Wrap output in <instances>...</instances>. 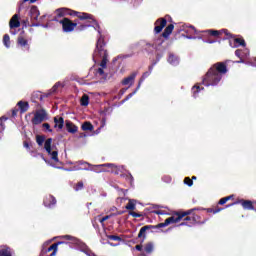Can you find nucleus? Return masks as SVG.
I'll list each match as a JSON object with an SVG mask.
<instances>
[{"label":"nucleus","mask_w":256,"mask_h":256,"mask_svg":"<svg viewBox=\"0 0 256 256\" xmlns=\"http://www.w3.org/2000/svg\"><path fill=\"white\" fill-rule=\"evenodd\" d=\"M17 106L19 107L20 113H27L29 111V102L27 101H19Z\"/></svg>","instance_id":"obj_18"},{"label":"nucleus","mask_w":256,"mask_h":256,"mask_svg":"<svg viewBox=\"0 0 256 256\" xmlns=\"http://www.w3.org/2000/svg\"><path fill=\"white\" fill-rule=\"evenodd\" d=\"M126 209L127 211H135V200H129Z\"/></svg>","instance_id":"obj_36"},{"label":"nucleus","mask_w":256,"mask_h":256,"mask_svg":"<svg viewBox=\"0 0 256 256\" xmlns=\"http://www.w3.org/2000/svg\"><path fill=\"white\" fill-rule=\"evenodd\" d=\"M206 33L211 35V37H219V35H221V31L219 30H206Z\"/></svg>","instance_id":"obj_38"},{"label":"nucleus","mask_w":256,"mask_h":256,"mask_svg":"<svg viewBox=\"0 0 256 256\" xmlns=\"http://www.w3.org/2000/svg\"><path fill=\"white\" fill-rule=\"evenodd\" d=\"M10 29H17L21 27V22L19 21V14H14L9 22Z\"/></svg>","instance_id":"obj_13"},{"label":"nucleus","mask_w":256,"mask_h":256,"mask_svg":"<svg viewBox=\"0 0 256 256\" xmlns=\"http://www.w3.org/2000/svg\"><path fill=\"white\" fill-rule=\"evenodd\" d=\"M0 256H11L9 248H3L0 250Z\"/></svg>","instance_id":"obj_39"},{"label":"nucleus","mask_w":256,"mask_h":256,"mask_svg":"<svg viewBox=\"0 0 256 256\" xmlns=\"http://www.w3.org/2000/svg\"><path fill=\"white\" fill-rule=\"evenodd\" d=\"M135 77H137V72H134L130 76L124 78L122 80V85H133Z\"/></svg>","instance_id":"obj_17"},{"label":"nucleus","mask_w":256,"mask_h":256,"mask_svg":"<svg viewBox=\"0 0 256 256\" xmlns=\"http://www.w3.org/2000/svg\"><path fill=\"white\" fill-rule=\"evenodd\" d=\"M61 17H65V9H63V8L56 10V16L53 18V21H56L59 23V21H61V20H59V18H61Z\"/></svg>","instance_id":"obj_24"},{"label":"nucleus","mask_w":256,"mask_h":256,"mask_svg":"<svg viewBox=\"0 0 256 256\" xmlns=\"http://www.w3.org/2000/svg\"><path fill=\"white\" fill-rule=\"evenodd\" d=\"M69 15L72 17H77L80 19V21H89V23H94L96 25L95 29H100L99 23H97V20L93 17V15L85 12H77L75 10H71Z\"/></svg>","instance_id":"obj_4"},{"label":"nucleus","mask_w":256,"mask_h":256,"mask_svg":"<svg viewBox=\"0 0 256 256\" xmlns=\"http://www.w3.org/2000/svg\"><path fill=\"white\" fill-rule=\"evenodd\" d=\"M154 25V33L159 34L165 27H167V19L159 18L155 21Z\"/></svg>","instance_id":"obj_12"},{"label":"nucleus","mask_w":256,"mask_h":256,"mask_svg":"<svg viewBox=\"0 0 256 256\" xmlns=\"http://www.w3.org/2000/svg\"><path fill=\"white\" fill-rule=\"evenodd\" d=\"M72 171H89V168L87 167V165H80L78 164V166H74L72 168Z\"/></svg>","instance_id":"obj_34"},{"label":"nucleus","mask_w":256,"mask_h":256,"mask_svg":"<svg viewBox=\"0 0 256 256\" xmlns=\"http://www.w3.org/2000/svg\"><path fill=\"white\" fill-rule=\"evenodd\" d=\"M17 113H19V109L12 110V117H17Z\"/></svg>","instance_id":"obj_58"},{"label":"nucleus","mask_w":256,"mask_h":256,"mask_svg":"<svg viewBox=\"0 0 256 256\" xmlns=\"http://www.w3.org/2000/svg\"><path fill=\"white\" fill-rule=\"evenodd\" d=\"M236 57H238L239 60L235 61L234 63H247L249 60V49L244 48V49H237L235 51Z\"/></svg>","instance_id":"obj_11"},{"label":"nucleus","mask_w":256,"mask_h":256,"mask_svg":"<svg viewBox=\"0 0 256 256\" xmlns=\"http://www.w3.org/2000/svg\"><path fill=\"white\" fill-rule=\"evenodd\" d=\"M193 211H197V208H193L184 212H175V216H171L169 218H167L166 224L167 225H171L173 223H179V221H181V219H183L184 217H186V215H191V213H193Z\"/></svg>","instance_id":"obj_5"},{"label":"nucleus","mask_w":256,"mask_h":256,"mask_svg":"<svg viewBox=\"0 0 256 256\" xmlns=\"http://www.w3.org/2000/svg\"><path fill=\"white\" fill-rule=\"evenodd\" d=\"M184 183H185V185H188V187H193V180L189 177H186L184 179Z\"/></svg>","instance_id":"obj_44"},{"label":"nucleus","mask_w":256,"mask_h":256,"mask_svg":"<svg viewBox=\"0 0 256 256\" xmlns=\"http://www.w3.org/2000/svg\"><path fill=\"white\" fill-rule=\"evenodd\" d=\"M80 104L82 107H87V105H89V95L84 94L80 100Z\"/></svg>","instance_id":"obj_28"},{"label":"nucleus","mask_w":256,"mask_h":256,"mask_svg":"<svg viewBox=\"0 0 256 256\" xmlns=\"http://www.w3.org/2000/svg\"><path fill=\"white\" fill-rule=\"evenodd\" d=\"M75 191H81V189H83V182H78L75 187H74Z\"/></svg>","instance_id":"obj_48"},{"label":"nucleus","mask_w":256,"mask_h":256,"mask_svg":"<svg viewBox=\"0 0 256 256\" xmlns=\"http://www.w3.org/2000/svg\"><path fill=\"white\" fill-rule=\"evenodd\" d=\"M103 69H105V68L100 67V68L96 69V73L98 75H100V77H103V75H105V70H103Z\"/></svg>","instance_id":"obj_46"},{"label":"nucleus","mask_w":256,"mask_h":256,"mask_svg":"<svg viewBox=\"0 0 256 256\" xmlns=\"http://www.w3.org/2000/svg\"><path fill=\"white\" fill-rule=\"evenodd\" d=\"M5 121H7V118H0V133H2V131H5Z\"/></svg>","instance_id":"obj_40"},{"label":"nucleus","mask_w":256,"mask_h":256,"mask_svg":"<svg viewBox=\"0 0 256 256\" xmlns=\"http://www.w3.org/2000/svg\"><path fill=\"white\" fill-rule=\"evenodd\" d=\"M184 223H181L180 225H187L188 227H191L195 225L196 223H201V216L191 213L190 215L184 216Z\"/></svg>","instance_id":"obj_10"},{"label":"nucleus","mask_w":256,"mask_h":256,"mask_svg":"<svg viewBox=\"0 0 256 256\" xmlns=\"http://www.w3.org/2000/svg\"><path fill=\"white\" fill-rule=\"evenodd\" d=\"M61 86V83H56L53 87H52V89H51V92L52 93H55L56 91H57V89H59V87Z\"/></svg>","instance_id":"obj_52"},{"label":"nucleus","mask_w":256,"mask_h":256,"mask_svg":"<svg viewBox=\"0 0 256 256\" xmlns=\"http://www.w3.org/2000/svg\"><path fill=\"white\" fill-rule=\"evenodd\" d=\"M173 29H175V25L169 24L164 29V32L162 33V37H164V39H169V36L171 35V33H173Z\"/></svg>","instance_id":"obj_20"},{"label":"nucleus","mask_w":256,"mask_h":256,"mask_svg":"<svg viewBox=\"0 0 256 256\" xmlns=\"http://www.w3.org/2000/svg\"><path fill=\"white\" fill-rule=\"evenodd\" d=\"M197 180V176H192V181Z\"/></svg>","instance_id":"obj_63"},{"label":"nucleus","mask_w":256,"mask_h":256,"mask_svg":"<svg viewBox=\"0 0 256 256\" xmlns=\"http://www.w3.org/2000/svg\"><path fill=\"white\" fill-rule=\"evenodd\" d=\"M82 131H93V124L91 122H84L82 124Z\"/></svg>","instance_id":"obj_30"},{"label":"nucleus","mask_w":256,"mask_h":256,"mask_svg":"<svg viewBox=\"0 0 256 256\" xmlns=\"http://www.w3.org/2000/svg\"><path fill=\"white\" fill-rule=\"evenodd\" d=\"M153 67H155V63L148 67V73L151 74L153 72Z\"/></svg>","instance_id":"obj_59"},{"label":"nucleus","mask_w":256,"mask_h":256,"mask_svg":"<svg viewBox=\"0 0 256 256\" xmlns=\"http://www.w3.org/2000/svg\"><path fill=\"white\" fill-rule=\"evenodd\" d=\"M189 29H192V31H193L194 33L197 32V30L194 28V26H189Z\"/></svg>","instance_id":"obj_62"},{"label":"nucleus","mask_w":256,"mask_h":256,"mask_svg":"<svg viewBox=\"0 0 256 256\" xmlns=\"http://www.w3.org/2000/svg\"><path fill=\"white\" fill-rule=\"evenodd\" d=\"M167 226H168V224H167V222H166V220H165L163 223H159V224H157V225H153V228H152V229H161V228L167 227Z\"/></svg>","instance_id":"obj_42"},{"label":"nucleus","mask_w":256,"mask_h":256,"mask_svg":"<svg viewBox=\"0 0 256 256\" xmlns=\"http://www.w3.org/2000/svg\"><path fill=\"white\" fill-rule=\"evenodd\" d=\"M88 27H91L90 24H77V26L75 27L76 31H85V29H87Z\"/></svg>","instance_id":"obj_37"},{"label":"nucleus","mask_w":256,"mask_h":256,"mask_svg":"<svg viewBox=\"0 0 256 256\" xmlns=\"http://www.w3.org/2000/svg\"><path fill=\"white\" fill-rule=\"evenodd\" d=\"M206 211L207 213H213L215 215L216 213H221V211H223V208L216 206L215 208H207Z\"/></svg>","instance_id":"obj_32"},{"label":"nucleus","mask_w":256,"mask_h":256,"mask_svg":"<svg viewBox=\"0 0 256 256\" xmlns=\"http://www.w3.org/2000/svg\"><path fill=\"white\" fill-rule=\"evenodd\" d=\"M137 91H139V89H136L134 92L128 94L126 96V98L124 99V101H129V99H131V97H133V95H135V93H137Z\"/></svg>","instance_id":"obj_50"},{"label":"nucleus","mask_w":256,"mask_h":256,"mask_svg":"<svg viewBox=\"0 0 256 256\" xmlns=\"http://www.w3.org/2000/svg\"><path fill=\"white\" fill-rule=\"evenodd\" d=\"M168 63H170V65H179V57L170 53L168 56Z\"/></svg>","instance_id":"obj_22"},{"label":"nucleus","mask_w":256,"mask_h":256,"mask_svg":"<svg viewBox=\"0 0 256 256\" xmlns=\"http://www.w3.org/2000/svg\"><path fill=\"white\" fill-rule=\"evenodd\" d=\"M202 89H204V88L203 87L200 88V86H194L192 88V91H194V95H195V94L199 93Z\"/></svg>","instance_id":"obj_51"},{"label":"nucleus","mask_w":256,"mask_h":256,"mask_svg":"<svg viewBox=\"0 0 256 256\" xmlns=\"http://www.w3.org/2000/svg\"><path fill=\"white\" fill-rule=\"evenodd\" d=\"M39 8L37 6H32L30 9V17L33 21H37L39 19Z\"/></svg>","instance_id":"obj_19"},{"label":"nucleus","mask_w":256,"mask_h":256,"mask_svg":"<svg viewBox=\"0 0 256 256\" xmlns=\"http://www.w3.org/2000/svg\"><path fill=\"white\" fill-rule=\"evenodd\" d=\"M180 33H181V30H179L178 33L175 34V39H179Z\"/></svg>","instance_id":"obj_60"},{"label":"nucleus","mask_w":256,"mask_h":256,"mask_svg":"<svg viewBox=\"0 0 256 256\" xmlns=\"http://www.w3.org/2000/svg\"><path fill=\"white\" fill-rule=\"evenodd\" d=\"M152 228H153V225H146L142 227L138 233V239H141L142 237L143 239H145V237H147L145 233H147V231L151 230Z\"/></svg>","instance_id":"obj_21"},{"label":"nucleus","mask_w":256,"mask_h":256,"mask_svg":"<svg viewBox=\"0 0 256 256\" xmlns=\"http://www.w3.org/2000/svg\"><path fill=\"white\" fill-rule=\"evenodd\" d=\"M107 239H110V241H121V237L117 235H107Z\"/></svg>","instance_id":"obj_43"},{"label":"nucleus","mask_w":256,"mask_h":256,"mask_svg":"<svg viewBox=\"0 0 256 256\" xmlns=\"http://www.w3.org/2000/svg\"><path fill=\"white\" fill-rule=\"evenodd\" d=\"M16 45L18 49H21V51H24L26 53H29L31 51V44H29V39H26L25 36L20 34L17 38Z\"/></svg>","instance_id":"obj_8"},{"label":"nucleus","mask_w":256,"mask_h":256,"mask_svg":"<svg viewBox=\"0 0 256 256\" xmlns=\"http://www.w3.org/2000/svg\"><path fill=\"white\" fill-rule=\"evenodd\" d=\"M227 198L226 197H223L221 198L219 201H218V205H225V203H227Z\"/></svg>","instance_id":"obj_54"},{"label":"nucleus","mask_w":256,"mask_h":256,"mask_svg":"<svg viewBox=\"0 0 256 256\" xmlns=\"http://www.w3.org/2000/svg\"><path fill=\"white\" fill-rule=\"evenodd\" d=\"M53 143V138H48L44 142V149L46 153L51 154V144Z\"/></svg>","instance_id":"obj_25"},{"label":"nucleus","mask_w":256,"mask_h":256,"mask_svg":"<svg viewBox=\"0 0 256 256\" xmlns=\"http://www.w3.org/2000/svg\"><path fill=\"white\" fill-rule=\"evenodd\" d=\"M51 159L55 161V163H59V152L57 151H50Z\"/></svg>","instance_id":"obj_33"},{"label":"nucleus","mask_w":256,"mask_h":256,"mask_svg":"<svg viewBox=\"0 0 256 256\" xmlns=\"http://www.w3.org/2000/svg\"><path fill=\"white\" fill-rule=\"evenodd\" d=\"M62 239H66V241H75V237L71 235H64L62 236Z\"/></svg>","instance_id":"obj_49"},{"label":"nucleus","mask_w":256,"mask_h":256,"mask_svg":"<svg viewBox=\"0 0 256 256\" xmlns=\"http://www.w3.org/2000/svg\"><path fill=\"white\" fill-rule=\"evenodd\" d=\"M144 251L145 253H147L148 255L153 253V243L152 242H148L145 247H144Z\"/></svg>","instance_id":"obj_31"},{"label":"nucleus","mask_w":256,"mask_h":256,"mask_svg":"<svg viewBox=\"0 0 256 256\" xmlns=\"http://www.w3.org/2000/svg\"><path fill=\"white\" fill-rule=\"evenodd\" d=\"M23 145H24L25 149H31V144L29 142L24 141Z\"/></svg>","instance_id":"obj_55"},{"label":"nucleus","mask_w":256,"mask_h":256,"mask_svg":"<svg viewBox=\"0 0 256 256\" xmlns=\"http://www.w3.org/2000/svg\"><path fill=\"white\" fill-rule=\"evenodd\" d=\"M59 23L60 25H62L64 33H72V31H75V27H77L78 25L77 20L73 22L69 18H63L59 21Z\"/></svg>","instance_id":"obj_7"},{"label":"nucleus","mask_w":256,"mask_h":256,"mask_svg":"<svg viewBox=\"0 0 256 256\" xmlns=\"http://www.w3.org/2000/svg\"><path fill=\"white\" fill-rule=\"evenodd\" d=\"M235 199V195L234 194H231L229 196H226V200L227 201H233Z\"/></svg>","instance_id":"obj_56"},{"label":"nucleus","mask_w":256,"mask_h":256,"mask_svg":"<svg viewBox=\"0 0 256 256\" xmlns=\"http://www.w3.org/2000/svg\"><path fill=\"white\" fill-rule=\"evenodd\" d=\"M224 32L226 33V35H228L229 37H231V34H229V33L227 32V30H225Z\"/></svg>","instance_id":"obj_64"},{"label":"nucleus","mask_w":256,"mask_h":256,"mask_svg":"<svg viewBox=\"0 0 256 256\" xmlns=\"http://www.w3.org/2000/svg\"><path fill=\"white\" fill-rule=\"evenodd\" d=\"M37 99H39V101H42L43 96L41 95V92H33L31 100L33 101V103H36Z\"/></svg>","instance_id":"obj_29"},{"label":"nucleus","mask_w":256,"mask_h":256,"mask_svg":"<svg viewBox=\"0 0 256 256\" xmlns=\"http://www.w3.org/2000/svg\"><path fill=\"white\" fill-rule=\"evenodd\" d=\"M108 219H111V215H106L102 217L99 221L103 225L104 221H107Z\"/></svg>","instance_id":"obj_53"},{"label":"nucleus","mask_w":256,"mask_h":256,"mask_svg":"<svg viewBox=\"0 0 256 256\" xmlns=\"http://www.w3.org/2000/svg\"><path fill=\"white\" fill-rule=\"evenodd\" d=\"M36 143L39 147H42L43 143H45V137L43 135H36Z\"/></svg>","instance_id":"obj_35"},{"label":"nucleus","mask_w":256,"mask_h":256,"mask_svg":"<svg viewBox=\"0 0 256 256\" xmlns=\"http://www.w3.org/2000/svg\"><path fill=\"white\" fill-rule=\"evenodd\" d=\"M149 75H151V72H149V71L144 72V73L142 74V76H141V78H140V80H139V82H138V86H137L136 90L141 87V83H143V81H145V79H147V77H149Z\"/></svg>","instance_id":"obj_27"},{"label":"nucleus","mask_w":256,"mask_h":256,"mask_svg":"<svg viewBox=\"0 0 256 256\" xmlns=\"http://www.w3.org/2000/svg\"><path fill=\"white\" fill-rule=\"evenodd\" d=\"M78 165H87V167L89 168V171H93L94 173H105V171H107L106 169H104L103 167H108V169H111L113 171V169H117V166H115V164L113 163H105V164H99V165H92L86 161L80 160L78 162H76Z\"/></svg>","instance_id":"obj_3"},{"label":"nucleus","mask_w":256,"mask_h":256,"mask_svg":"<svg viewBox=\"0 0 256 256\" xmlns=\"http://www.w3.org/2000/svg\"><path fill=\"white\" fill-rule=\"evenodd\" d=\"M227 62H217L213 64L202 79V84L206 87H215L221 83L223 75H227Z\"/></svg>","instance_id":"obj_1"},{"label":"nucleus","mask_w":256,"mask_h":256,"mask_svg":"<svg viewBox=\"0 0 256 256\" xmlns=\"http://www.w3.org/2000/svg\"><path fill=\"white\" fill-rule=\"evenodd\" d=\"M54 127L55 129H63V126L65 125V119L61 116L54 117Z\"/></svg>","instance_id":"obj_15"},{"label":"nucleus","mask_w":256,"mask_h":256,"mask_svg":"<svg viewBox=\"0 0 256 256\" xmlns=\"http://www.w3.org/2000/svg\"><path fill=\"white\" fill-rule=\"evenodd\" d=\"M42 127L44 129H47V131H49V133H53V129H51V125H49V123L42 124Z\"/></svg>","instance_id":"obj_47"},{"label":"nucleus","mask_w":256,"mask_h":256,"mask_svg":"<svg viewBox=\"0 0 256 256\" xmlns=\"http://www.w3.org/2000/svg\"><path fill=\"white\" fill-rule=\"evenodd\" d=\"M24 1V3H27V1H30V3H35V2H37V0H23Z\"/></svg>","instance_id":"obj_61"},{"label":"nucleus","mask_w":256,"mask_h":256,"mask_svg":"<svg viewBox=\"0 0 256 256\" xmlns=\"http://www.w3.org/2000/svg\"><path fill=\"white\" fill-rule=\"evenodd\" d=\"M123 177H125L126 181H128V183H130V185H133L134 178H133V175H131V173H128V174L124 175Z\"/></svg>","instance_id":"obj_41"},{"label":"nucleus","mask_w":256,"mask_h":256,"mask_svg":"<svg viewBox=\"0 0 256 256\" xmlns=\"http://www.w3.org/2000/svg\"><path fill=\"white\" fill-rule=\"evenodd\" d=\"M47 119V111L40 109L35 112L34 117L31 120L32 125H41L43 121Z\"/></svg>","instance_id":"obj_9"},{"label":"nucleus","mask_w":256,"mask_h":256,"mask_svg":"<svg viewBox=\"0 0 256 256\" xmlns=\"http://www.w3.org/2000/svg\"><path fill=\"white\" fill-rule=\"evenodd\" d=\"M242 205L243 209H245L246 211H256L255 209V205H256V201H251V200H245V199H240L237 200L231 204L226 205V209H228V207H233V205Z\"/></svg>","instance_id":"obj_6"},{"label":"nucleus","mask_w":256,"mask_h":256,"mask_svg":"<svg viewBox=\"0 0 256 256\" xmlns=\"http://www.w3.org/2000/svg\"><path fill=\"white\" fill-rule=\"evenodd\" d=\"M234 47H247V43L243 38H234Z\"/></svg>","instance_id":"obj_23"},{"label":"nucleus","mask_w":256,"mask_h":256,"mask_svg":"<svg viewBox=\"0 0 256 256\" xmlns=\"http://www.w3.org/2000/svg\"><path fill=\"white\" fill-rule=\"evenodd\" d=\"M129 215H131V217H135V218H137V217H143V216H144L143 213H137V212H135V211H130V212H129Z\"/></svg>","instance_id":"obj_45"},{"label":"nucleus","mask_w":256,"mask_h":256,"mask_svg":"<svg viewBox=\"0 0 256 256\" xmlns=\"http://www.w3.org/2000/svg\"><path fill=\"white\" fill-rule=\"evenodd\" d=\"M99 38L96 42V48L93 52V61L97 63L99 59H102L100 63V67H103V69H107V63H109V52L107 51V43L105 42V36L101 34V30L98 29Z\"/></svg>","instance_id":"obj_2"},{"label":"nucleus","mask_w":256,"mask_h":256,"mask_svg":"<svg viewBox=\"0 0 256 256\" xmlns=\"http://www.w3.org/2000/svg\"><path fill=\"white\" fill-rule=\"evenodd\" d=\"M78 127L73 124V122L66 120V130L68 131V133H72L75 134L78 131Z\"/></svg>","instance_id":"obj_16"},{"label":"nucleus","mask_w":256,"mask_h":256,"mask_svg":"<svg viewBox=\"0 0 256 256\" xmlns=\"http://www.w3.org/2000/svg\"><path fill=\"white\" fill-rule=\"evenodd\" d=\"M136 251H143V245L138 244L135 246Z\"/></svg>","instance_id":"obj_57"},{"label":"nucleus","mask_w":256,"mask_h":256,"mask_svg":"<svg viewBox=\"0 0 256 256\" xmlns=\"http://www.w3.org/2000/svg\"><path fill=\"white\" fill-rule=\"evenodd\" d=\"M43 203L45 207L51 208L57 204V199L53 195H49L44 199Z\"/></svg>","instance_id":"obj_14"},{"label":"nucleus","mask_w":256,"mask_h":256,"mask_svg":"<svg viewBox=\"0 0 256 256\" xmlns=\"http://www.w3.org/2000/svg\"><path fill=\"white\" fill-rule=\"evenodd\" d=\"M3 44L5 45V47L7 49H9V47H11V37H9V34H5L3 36Z\"/></svg>","instance_id":"obj_26"}]
</instances>
